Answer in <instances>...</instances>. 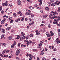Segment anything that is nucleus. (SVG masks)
<instances>
[{
	"instance_id": "nucleus-6",
	"label": "nucleus",
	"mask_w": 60,
	"mask_h": 60,
	"mask_svg": "<svg viewBox=\"0 0 60 60\" xmlns=\"http://www.w3.org/2000/svg\"><path fill=\"white\" fill-rule=\"evenodd\" d=\"M26 14L27 15H32V13H29L28 12H27L26 13Z\"/></svg>"
},
{
	"instance_id": "nucleus-20",
	"label": "nucleus",
	"mask_w": 60,
	"mask_h": 60,
	"mask_svg": "<svg viewBox=\"0 0 60 60\" xmlns=\"http://www.w3.org/2000/svg\"><path fill=\"white\" fill-rule=\"evenodd\" d=\"M48 16V15H45H45H43V17H44V18H47V16Z\"/></svg>"
},
{
	"instance_id": "nucleus-42",
	"label": "nucleus",
	"mask_w": 60,
	"mask_h": 60,
	"mask_svg": "<svg viewBox=\"0 0 60 60\" xmlns=\"http://www.w3.org/2000/svg\"><path fill=\"white\" fill-rule=\"evenodd\" d=\"M23 37H21L20 38V40L21 41L23 40Z\"/></svg>"
},
{
	"instance_id": "nucleus-49",
	"label": "nucleus",
	"mask_w": 60,
	"mask_h": 60,
	"mask_svg": "<svg viewBox=\"0 0 60 60\" xmlns=\"http://www.w3.org/2000/svg\"><path fill=\"white\" fill-rule=\"evenodd\" d=\"M9 51L8 50H6V52L7 53H9Z\"/></svg>"
},
{
	"instance_id": "nucleus-10",
	"label": "nucleus",
	"mask_w": 60,
	"mask_h": 60,
	"mask_svg": "<svg viewBox=\"0 0 60 60\" xmlns=\"http://www.w3.org/2000/svg\"><path fill=\"white\" fill-rule=\"evenodd\" d=\"M45 9H46V11H49V8L48 7H45Z\"/></svg>"
},
{
	"instance_id": "nucleus-63",
	"label": "nucleus",
	"mask_w": 60,
	"mask_h": 60,
	"mask_svg": "<svg viewBox=\"0 0 60 60\" xmlns=\"http://www.w3.org/2000/svg\"><path fill=\"white\" fill-rule=\"evenodd\" d=\"M57 26H58V27H59V25L58 24H57Z\"/></svg>"
},
{
	"instance_id": "nucleus-1",
	"label": "nucleus",
	"mask_w": 60,
	"mask_h": 60,
	"mask_svg": "<svg viewBox=\"0 0 60 60\" xmlns=\"http://www.w3.org/2000/svg\"><path fill=\"white\" fill-rule=\"evenodd\" d=\"M20 50L19 49H18L16 52L15 54L16 56H18L19 54L20 53Z\"/></svg>"
},
{
	"instance_id": "nucleus-16",
	"label": "nucleus",
	"mask_w": 60,
	"mask_h": 60,
	"mask_svg": "<svg viewBox=\"0 0 60 60\" xmlns=\"http://www.w3.org/2000/svg\"><path fill=\"white\" fill-rule=\"evenodd\" d=\"M16 36H17V37L16 38V39H18L20 38V37L19 36V35H16Z\"/></svg>"
},
{
	"instance_id": "nucleus-60",
	"label": "nucleus",
	"mask_w": 60,
	"mask_h": 60,
	"mask_svg": "<svg viewBox=\"0 0 60 60\" xmlns=\"http://www.w3.org/2000/svg\"><path fill=\"white\" fill-rule=\"evenodd\" d=\"M8 2H7V1H6L5 2V4H8Z\"/></svg>"
},
{
	"instance_id": "nucleus-11",
	"label": "nucleus",
	"mask_w": 60,
	"mask_h": 60,
	"mask_svg": "<svg viewBox=\"0 0 60 60\" xmlns=\"http://www.w3.org/2000/svg\"><path fill=\"white\" fill-rule=\"evenodd\" d=\"M1 32H2L3 33H5V30L4 29L1 30Z\"/></svg>"
},
{
	"instance_id": "nucleus-37",
	"label": "nucleus",
	"mask_w": 60,
	"mask_h": 60,
	"mask_svg": "<svg viewBox=\"0 0 60 60\" xmlns=\"http://www.w3.org/2000/svg\"><path fill=\"white\" fill-rule=\"evenodd\" d=\"M20 43H19L18 44V46L19 47H20Z\"/></svg>"
},
{
	"instance_id": "nucleus-24",
	"label": "nucleus",
	"mask_w": 60,
	"mask_h": 60,
	"mask_svg": "<svg viewBox=\"0 0 60 60\" xmlns=\"http://www.w3.org/2000/svg\"><path fill=\"white\" fill-rule=\"evenodd\" d=\"M59 38H57L56 40H55V41L56 42H57L58 41V40H59Z\"/></svg>"
},
{
	"instance_id": "nucleus-3",
	"label": "nucleus",
	"mask_w": 60,
	"mask_h": 60,
	"mask_svg": "<svg viewBox=\"0 0 60 60\" xmlns=\"http://www.w3.org/2000/svg\"><path fill=\"white\" fill-rule=\"evenodd\" d=\"M5 20H6V19H4L2 20L1 22V24H4V21H5Z\"/></svg>"
},
{
	"instance_id": "nucleus-44",
	"label": "nucleus",
	"mask_w": 60,
	"mask_h": 60,
	"mask_svg": "<svg viewBox=\"0 0 60 60\" xmlns=\"http://www.w3.org/2000/svg\"><path fill=\"white\" fill-rule=\"evenodd\" d=\"M38 9H41V8L40 7H38L37 8Z\"/></svg>"
},
{
	"instance_id": "nucleus-28",
	"label": "nucleus",
	"mask_w": 60,
	"mask_h": 60,
	"mask_svg": "<svg viewBox=\"0 0 60 60\" xmlns=\"http://www.w3.org/2000/svg\"><path fill=\"white\" fill-rule=\"evenodd\" d=\"M30 37H32L33 36V35L32 34H31L30 35Z\"/></svg>"
},
{
	"instance_id": "nucleus-43",
	"label": "nucleus",
	"mask_w": 60,
	"mask_h": 60,
	"mask_svg": "<svg viewBox=\"0 0 60 60\" xmlns=\"http://www.w3.org/2000/svg\"><path fill=\"white\" fill-rule=\"evenodd\" d=\"M45 25L43 24H41L40 25V26H44Z\"/></svg>"
},
{
	"instance_id": "nucleus-40",
	"label": "nucleus",
	"mask_w": 60,
	"mask_h": 60,
	"mask_svg": "<svg viewBox=\"0 0 60 60\" xmlns=\"http://www.w3.org/2000/svg\"><path fill=\"white\" fill-rule=\"evenodd\" d=\"M52 5L53 6H55V5H56V4L55 3H53Z\"/></svg>"
},
{
	"instance_id": "nucleus-47",
	"label": "nucleus",
	"mask_w": 60,
	"mask_h": 60,
	"mask_svg": "<svg viewBox=\"0 0 60 60\" xmlns=\"http://www.w3.org/2000/svg\"><path fill=\"white\" fill-rule=\"evenodd\" d=\"M42 4V2H40L39 3V5L40 6H41V5Z\"/></svg>"
},
{
	"instance_id": "nucleus-2",
	"label": "nucleus",
	"mask_w": 60,
	"mask_h": 60,
	"mask_svg": "<svg viewBox=\"0 0 60 60\" xmlns=\"http://www.w3.org/2000/svg\"><path fill=\"white\" fill-rule=\"evenodd\" d=\"M32 42L31 41L29 40L27 42V43H26V44H30L32 43Z\"/></svg>"
},
{
	"instance_id": "nucleus-51",
	"label": "nucleus",
	"mask_w": 60,
	"mask_h": 60,
	"mask_svg": "<svg viewBox=\"0 0 60 60\" xmlns=\"http://www.w3.org/2000/svg\"><path fill=\"white\" fill-rule=\"evenodd\" d=\"M54 2V0H51V3H53Z\"/></svg>"
},
{
	"instance_id": "nucleus-31",
	"label": "nucleus",
	"mask_w": 60,
	"mask_h": 60,
	"mask_svg": "<svg viewBox=\"0 0 60 60\" xmlns=\"http://www.w3.org/2000/svg\"><path fill=\"white\" fill-rule=\"evenodd\" d=\"M12 19V17H10L9 18V20H11V19Z\"/></svg>"
},
{
	"instance_id": "nucleus-33",
	"label": "nucleus",
	"mask_w": 60,
	"mask_h": 60,
	"mask_svg": "<svg viewBox=\"0 0 60 60\" xmlns=\"http://www.w3.org/2000/svg\"><path fill=\"white\" fill-rule=\"evenodd\" d=\"M10 23H13V20H11V21H10Z\"/></svg>"
},
{
	"instance_id": "nucleus-27",
	"label": "nucleus",
	"mask_w": 60,
	"mask_h": 60,
	"mask_svg": "<svg viewBox=\"0 0 60 60\" xmlns=\"http://www.w3.org/2000/svg\"><path fill=\"white\" fill-rule=\"evenodd\" d=\"M48 26L49 28H50V27H51V26L50 24H49L48 25Z\"/></svg>"
},
{
	"instance_id": "nucleus-22",
	"label": "nucleus",
	"mask_w": 60,
	"mask_h": 60,
	"mask_svg": "<svg viewBox=\"0 0 60 60\" xmlns=\"http://www.w3.org/2000/svg\"><path fill=\"white\" fill-rule=\"evenodd\" d=\"M54 20V21H55L56 22H57L58 21H59L57 19H55Z\"/></svg>"
},
{
	"instance_id": "nucleus-25",
	"label": "nucleus",
	"mask_w": 60,
	"mask_h": 60,
	"mask_svg": "<svg viewBox=\"0 0 60 60\" xmlns=\"http://www.w3.org/2000/svg\"><path fill=\"white\" fill-rule=\"evenodd\" d=\"M8 56V55H5L4 56V57H7Z\"/></svg>"
},
{
	"instance_id": "nucleus-41",
	"label": "nucleus",
	"mask_w": 60,
	"mask_h": 60,
	"mask_svg": "<svg viewBox=\"0 0 60 60\" xmlns=\"http://www.w3.org/2000/svg\"><path fill=\"white\" fill-rule=\"evenodd\" d=\"M34 17V15H32L31 16V18H33V17Z\"/></svg>"
},
{
	"instance_id": "nucleus-50",
	"label": "nucleus",
	"mask_w": 60,
	"mask_h": 60,
	"mask_svg": "<svg viewBox=\"0 0 60 60\" xmlns=\"http://www.w3.org/2000/svg\"><path fill=\"white\" fill-rule=\"evenodd\" d=\"M55 3L56 4H57V5H59V3H57L56 2Z\"/></svg>"
},
{
	"instance_id": "nucleus-61",
	"label": "nucleus",
	"mask_w": 60,
	"mask_h": 60,
	"mask_svg": "<svg viewBox=\"0 0 60 60\" xmlns=\"http://www.w3.org/2000/svg\"><path fill=\"white\" fill-rule=\"evenodd\" d=\"M52 49H53L54 48V46H52Z\"/></svg>"
},
{
	"instance_id": "nucleus-29",
	"label": "nucleus",
	"mask_w": 60,
	"mask_h": 60,
	"mask_svg": "<svg viewBox=\"0 0 60 60\" xmlns=\"http://www.w3.org/2000/svg\"><path fill=\"white\" fill-rule=\"evenodd\" d=\"M14 44L13 45H16V42H15V41H14Z\"/></svg>"
},
{
	"instance_id": "nucleus-58",
	"label": "nucleus",
	"mask_w": 60,
	"mask_h": 60,
	"mask_svg": "<svg viewBox=\"0 0 60 60\" xmlns=\"http://www.w3.org/2000/svg\"><path fill=\"white\" fill-rule=\"evenodd\" d=\"M58 19V20H60V17L59 16H58L57 17Z\"/></svg>"
},
{
	"instance_id": "nucleus-32",
	"label": "nucleus",
	"mask_w": 60,
	"mask_h": 60,
	"mask_svg": "<svg viewBox=\"0 0 60 60\" xmlns=\"http://www.w3.org/2000/svg\"><path fill=\"white\" fill-rule=\"evenodd\" d=\"M29 20H30L31 22H33V20H32L31 19V18H29Z\"/></svg>"
},
{
	"instance_id": "nucleus-54",
	"label": "nucleus",
	"mask_w": 60,
	"mask_h": 60,
	"mask_svg": "<svg viewBox=\"0 0 60 60\" xmlns=\"http://www.w3.org/2000/svg\"><path fill=\"white\" fill-rule=\"evenodd\" d=\"M0 56H1L2 57H3V55L2 54H1V53H0Z\"/></svg>"
},
{
	"instance_id": "nucleus-55",
	"label": "nucleus",
	"mask_w": 60,
	"mask_h": 60,
	"mask_svg": "<svg viewBox=\"0 0 60 60\" xmlns=\"http://www.w3.org/2000/svg\"><path fill=\"white\" fill-rule=\"evenodd\" d=\"M25 41H26V42H27H27H28V40H27V39H26L25 40Z\"/></svg>"
},
{
	"instance_id": "nucleus-35",
	"label": "nucleus",
	"mask_w": 60,
	"mask_h": 60,
	"mask_svg": "<svg viewBox=\"0 0 60 60\" xmlns=\"http://www.w3.org/2000/svg\"><path fill=\"white\" fill-rule=\"evenodd\" d=\"M21 34H22V35H23V36H24V35H25V34H24V33H23V32H21Z\"/></svg>"
},
{
	"instance_id": "nucleus-48",
	"label": "nucleus",
	"mask_w": 60,
	"mask_h": 60,
	"mask_svg": "<svg viewBox=\"0 0 60 60\" xmlns=\"http://www.w3.org/2000/svg\"><path fill=\"white\" fill-rule=\"evenodd\" d=\"M10 30V28H6V30Z\"/></svg>"
},
{
	"instance_id": "nucleus-4",
	"label": "nucleus",
	"mask_w": 60,
	"mask_h": 60,
	"mask_svg": "<svg viewBox=\"0 0 60 60\" xmlns=\"http://www.w3.org/2000/svg\"><path fill=\"white\" fill-rule=\"evenodd\" d=\"M1 39H4L5 37H4V34H3L2 35V36L1 38Z\"/></svg>"
},
{
	"instance_id": "nucleus-19",
	"label": "nucleus",
	"mask_w": 60,
	"mask_h": 60,
	"mask_svg": "<svg viewBox=\"0 0 60 60\" xmlns=\"http://www.w3.org/2000/svg\"><path fill=\"white\" fill-rule=\"evenodd\" d=\"M30 9H31V10H32L33 9H34V8L31 6H30L29 7Z\"/></svg>"
},
{
	"instance_id": "nucleus-5",
	"label": "nucleus",
	"mask_w": 60,
	"mask_h": 60,
	"mask_svg": "<svg viewBox=\"0 0 60 60\" xmlns=\"http://www.w3.org/2000/svg\"><path fill=\"white\" fill-rule=\"evenodd\" d=\"M12 37L11 36H9L8 37V40H11V39H12Z\"/></svg>"
},
{
	"instance_id": "nucleus-21",
	"label": "nucleus",
	"mask_w": 60,
	"mask_h": 60,
	"mask_svg": "<svg viewBox=\"0 0 60 60\" xmlns=\"http://www.w3.org/2000/svg\"><path fill=\"white\" fill-rule=\"evenodd\" d=\"M33 50L34 51V52H36V51H37V50H36V49H33Z\"/></svg>"
},
{
	"instance_id": "nucleus-46",
	"label": "nucleus",
	"mask_w": 60,
	"mask_h": 60,
	"mask_svg": "<svg viewBox=\"0 0 60 60\" xmlns=\"http://www.w3.org/2000/svg\"><path fill=\"white\" fill-rule=\"evenodd\" d=\"M40 12L41 13H43V11L42 10H40Z\"/></svg>"
},
{
	"instance_id": "nucleus-15",
	"label": "nucleus",
	"mask_w": 60,
	"mask_h": 60,
	"mask_svg": "<svg viewBox=\"0 0 60 60\" xmlns=\"http://www.w3.org/2000/svg\"><path fill=\"white\" fill-rule=\"evenodd\" d=\"M58 14V13L56 12V11H55V12L54 14H53V15H56Z\"/></svg>"
},
{
	"instance_id": "nucleus-17",
	"label": "nucleus",
	"mask_w": 60,
	"mask_h": 60,
	"mask_svg": "<svg viewBox=\"0 0 60 60\" xmlns=\"http://www.w3.org/2000/svg\"><path fill=\"white\" fill-rule=\"evenodd\" d=\"M57 18V16L56 15H54V16H53V19H56Z\"/></svg>"
},
{
	"instance_id": "nucleus-12",
	"label": "nucleus",
	"mask_w": 60,
	"mask_h": 60,
	"mask_svg": "<svg viewBox=\"0 0 60 60\" xmlns=\"http://www.w3.org/2000/svg\"><path fill=\"white\" fill-rule=\"evenodd\" d=\"M43 51H44V50H42V51L40 53V55H43L44 54V53H43Z\"/></svg>"
},
{
	"instance_id": "nucleus-62",
	"label": "nucleus",
	"mask_w": 60,
	"mask_h": 60,
	"mask_svg": "<svg viewBox=\"0 0 60 60\" xmlns=\"http://www.w3.org/2000/svg\"><path fill=\"white\" fill-rule=\"evenodd\" d=\"M45 51H47L48 50V49H47V48H45Z\"/></svg>"
},
{
	"instance_id": "nucleus-56",
	"label": "nucleus",
	"mask_w": 60,
	"mask_h": 60,
	"mask_svg": "<svg viewBox=\"0 0 60 60\" xmlns=\"http://www.w3.org/2000/svg\"><path fill=\"white\" fill-rule=\"evenodd\" d=\"M42 44H41V43H40L39 44V47H41V46H42Z\"/></svg>"
},
{
	"instance_id": "nucleus-13",
	"label": "nucleus",
	"mask_w": 60,
	"mask_h": 60,
	"mask_svg": "<svg viewBox=\"0 0 60 60\" xmlns=\"http://www.w3.org/2000/svg\"><path fill=\"white\" fill-rule=\"evenodd\" d=\"M40 31L36 33V35H40Z\"/></svg>"
},
{
	"instance_id": "nucleus-34",
	"label": "nucleus",
	"mask_w": 60,
	"mask_h": 60,
	"mask_svg": "<svg viewBox=\"0 0 60 60\" xmlns=\"http://www.w3.org/2000/svg\"><path fill=\"white\" fill-rule=\"evenodd\" d=\"M57 44H58L59 43H60V40L58 41H57Z\"/></svg>"
},
{
	"instance_id": "nucleus-8",
	"label": "nucleus",
	"mask_w": 60,
	"mask_h": 60,
	"mask_svg": "<svg viewBox=\"0 0 60 60\" xmlns=\"http://www.w3.org/2000/svg\"><path fill=\"white\" fill-rule=\"evenodd\" d=\"M20 19H21V18H19L18 19H16L15 20V22H18V21H20Z\"/></svg>"
},
{
	"instance_id": "nucleus-26",
	"label": "nucleus",
	"mask_w": 60,
	"mask_h": 60,
	"mask_svg": "<svg viewBox=\"0 0 60 60\" xmlns=\"http://www.w3.org/2000/svg\"><path fill=\"white\" fill-rule=\"evenodd\" d=\"M17 14L19 15V14H20V13H21V11H19V12H17Z\"/></svg>"
},
{
	"instance_id": "nucleus-9",
	"label": "nucleus",
	"mask_w": 60,
	"mask_h": 60,
	"mask_svg": "<svg viewBox=\"0 0 60 60\" xmlns=\"http://www.w3.org/2000/svg\"><path fill=\"white\" fill-rule=\"evenodd\" d=\"M29 57H30V58H33L34 57V56L32 55H31V54H29Z\"/></svg>"
},
{
	"instance_id": "nucleus-14",
	"label": "nucleus",
	"mask_w": 60,
	"mask_h": 60,
	"mask_svg": "<svg viewBox=\"0 0 60 60\" xmlns=\"http://www.w3.org/2000/svg\"><path fill=\"white\" fill-rule=\"evenodd\" d=\"M50 33L51 34V36H52L54 35V33H53L52 32V31H51L50 32Z\"/></svg>"
},
{
	"instance_id": "nucleus-59",
	"label": "nucleus",
	"mask_w": 60,
	"mask_h": 60,
	"mask_svg": "<svg viewBox=\"0 0 60 60\" xmlns=\"http://www.w3.org/2000/svg\"><path fill=\"white\" fill-rule=\"evenodd\" d=\"M21 47H24V45L22 44L21 45Z\"/></svg>"
},
{
	"instance_id": "nucleus-38",
	"label": "nucleus",
	"mask_w": 60,
	"mask_h": 60,
	"mask_svg": "<svg viewBox=\"0 0 60 60\" xmlns=\"http://www.w3.org/2000/svg\"><path fill=\"white\" fill-rule=\"evenodd\" d=\"M46 60V58L45 57H43L42 59V60Z\"/></svg>"
},
{
	"instance_id": "nucleus-36",
	"label": "nucleus",
	"mask_w": 60,
	"mask_h": 60,
	"mask_svg": "<svg viewBox=\"0 0 60 60\" xmlns=\"http://www.w3.org/2000/svg\"><path fill=\"white\" fill-rule=\"evenodd\" d=\"M44 40H42V41H41L40 42L41 43H43V42H44Z\"/></svg>"
},
{
	"instance_id": "nucleus-18",
	"label": "nucleus",
	"mask_w": 60,
	"mask_h": 60,
	"mask_svg": "<svg viewBox=\"0 0 60 60\" xmlns=\"http://www.w3.org/2000/svg\"><path fill=\"white\" fill-rule=\"evenodd\" d=\"M13 15L14 17H16L17 16L16 15V13H14L13 14Z\"/></svg>"
},
{
	"instance_id": "nucleus-57",
	"label": "nucleus",
	"mask_w": 60,
	"mask_h": 60,
	"mask_svg": "<svg viewBox=\"0 0 60 60\" xmlns=\"http://www.w3.org/2000/svg\"><path fill=\"white\" fill-rule=\"evenodd\" d=\"M56 49H54L53 50V51H56Z\"/></svg>"
},
{
	"instance_id": "nucleus-7",
	"label": "nucleus",
	"mask_w": 60,
	"mask_h": 60,
	"mask_svg": "<svg viewBox=\"0 0 60 60\" xmlns=\"http://www.w3.org/2000/svg\"><path fill=\"white\" fill-rule=\"evenodd\" d=\"M18 5H20L21 4V1L19 0H18Z\"/></svg>"
},
{
	"instance_id": "nucleus-39",
	"label": "nucleus",
	"mask_w": 60,
	"mask_h": 60,
	"mask_svg": "<svg viewBox=\"0 0 60 60\" xmlns=\"http://www.w3.org/2000/svg\"><path fill=\"white\" fill-rule=\"evenodd\" d=\"M16 59H17V60H20V59H19V57H17L16 58Z\"/></svg>"
},
{
	"instance_id": "nucleus-53",
	"label": "nucleus",
	"mask_w": 60,
	"mask_h": 60,
	"mask_svg": "<svg viewBox=\"0 0 60 60\" xmlns=\"http://www.w3.org/2000/svg\"><path fill=\"white\" fill-rule=\"evenodd\" d=\"M58 34L59 36H60V32H59L58 33Z\"/></svg>"
},
{
	"instance_id": "nucleus-30",
	"label": "nucleus",
	"mask_w": 60,
	"mask_h": 60,
	"mask_svg": "<svg viewBox=\"0 0 60 60\" xmlns=\"http://www.w3.org/2000/svg\"><path fill=\"white\" fill-rule=\"evenodd\" d=\"M15 45H11V48L12 49L13 48H14V47Z\"/></svg>"
},
{
	"instance_id": "nucleus-23",
	"label": "nucleus",
	"mask_w": 60,
	"mask_h": 60,
	"mask_svg": "<svg viewBox=\"0 0 60 60\" xmlns=\"http://www.w3.org/2000/svg\"><path fill=\"white\" fill-rule=\"evenodd\" d=\"M24 17L23 16L22 17V19L21 20V21H23L24 20Z\"/></svg>"
},
{
	"instance_id": "nucleus-52",
	"label": "nucleus",
	"mask_w": 60,
	"mask_h": 60,
	"mask_svg": "<svg viewBox=\"0 0 60 60\" xmlns=\"http://www.w3.org/2000/svg\"><path fill=\"white\" fill-rule=\"evenodd\" d=\"M1 13L2 14H4V11H1Z\"/></svg>"
},
{
	"instance_id": "nucleus-64",
	"label": "nucleus",
	"mask_w": 60,
	"mask_h": 60,
	"mask_svg": "<svg viewBox=\"0 0 60 60\" xmlns=\"http://www.w3.org/2000/svg\"><path fill=\"white\" fill-rule=\"evenodd\" d=\"M58 12H60V9H59L57 10Z\"/></svg>"
},
{
	"instance_id": "nucleus-45",
	"label": "nucleus",
	"mask_w": 60,
	"mask_h": 60,
	"mask_svg": "<svg viewBox=\"0 0 60 60\" xmlns=\"http://www.w3.org/2000/svg\"><path fill=\"white\" fill-rule=\"evenodd\" d=\"M50 35H51V34H49L47 35V37H50Z\"/></svg>"
}]
</instances>
